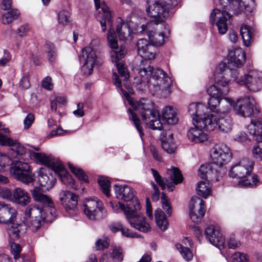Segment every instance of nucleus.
I'll return each instance as SVG.
<instances>
[{
    "instance_id": "29",
    "label": "nucleus",
    "mask_w": 262,
    "mask_h": 262,
    "mask_svg": "<svg viewBox=\"0 0 262 262\" xmlns=\"http://www.w3.org/2000/svg\"><path fill=\"white\" fill-rule=\"evenodd\" d=\"M194 126L191 127L187 132V137L190 141L195 143H202L208 139V135L204 133L200 126H197L196 123H192Z\"/></svg>"
},
{
    "instance_id": "53",
    "label": "nucleus",
    "mask_w": 262,
    "mask_h": 262,
    "mask_svg": "<svg viewBox=\"0 0 262 262\" xmlns=\"http://www.w3.org/2000/svg\"><path fill=\"white\" fill-rule=\"evenodd\" d=\"M161 143L162 148L166 152L169 154L174 153L176 149V145L173 142H168V141L165 140L163 138H162Z\"/></svg>"
},
{
    "instance_id": "44",
    "label": "nucleus",
    "mask_w": 262,
    "mask_h": 262,
    "mask_svg": "<svg viewBox=\"0 0 262 262\" xmlns=\"http://www.w3.org/2000/svg\"><path fill=\"white\" fill-rule=\"evenodd\" d=\"M46 48L49 61L50 62H54L57 57V49L55 46L50 41H47L46 42Z\"/></svg>"
},
{
    "instance_id": "39",
    "label": "nucleus",
    "mask_w": 262,
    "mask_h": 262,
    "mask_svg": "<svg viewBox=\"0 0 262 262\" xmlns=\"http://www.w3.org/2000/svg\"><path fill=\"white\" fill-rule=\"evenodd\" d=\"M116 66L120 76L124 82L125 87L130 92V86L127 83V81L129 78V73L125 65L121 62L116 63Z\"/></svg>"
},
{
    "instance_id": "48",
    "label": "nucleus",
    "mask_w": 262,
    "mask_h": 262,
    "mask_svg": "<svg viewBox=\"0 0 262 262\" xmlns=\"http://www.w3.org/2000/svg\"><path fill=\"white\" fill-rule=\"evenodd\" d=\"M69 167L72 173H74L79 180L84 182H88V176L85 174L82 169L75 167L71 164H69Z\"/></svg>"
},
{
    "instance_id": "37",
    "label": "nucleus",
    "mask_w": 262,
    "mask_h": 262,
    "mask_svg": "<svg viewBox=\"0 0 262 262\" xmlns=\"http://www.w3.org/2000/svg\"><path fill=\"white\" fill-rule=\"evenodd\" d=\"M144 121L148 127L153 130H161L163 129V125L160 120L158 112L150 116L148 118V120Z\"/></svg>"
},
{
    "instance_id": "24",
    "label": "nucleus",
    "mask_w": 262,
    "mask_h": 262,
    "mask_svg": "<svg viewBox=\"0 0 262 262\" xmlns=\"http://www.w3.org/2000/svg\"><path fill=\"white\" fill-rule=\"evenodd\" d=\"M246 61V55L241 48L230 51L228 55V65L229 68L242 67Z\"/></svg>"
},
{
    "instance_id": "19",
    "label": "nucleus",
    "mask_w": 262,
    "mask_h": 262,
    "mask_svg": "<svg viewBox=\"0 0 262 262\" xmlns=\"http://www.w3.org/2000/svg\"><path fill=\"white\" fill-rule=\"evenodd\" d=\"M59 200L66 211L71 216H73L77 211V196L67 190H61L59 193Z\"/></svg>"
},
{
    "instance_id": "16",
    "label": "nucleus",
    "mask_w": 262,
    "mask_h": 262,
    "mask_svg": "<svg viewBox=\"0 0 262 262\" xmlns=\"http://www.w3.org/2000/svg\"><path fill=\"white\" fill-rule=\"evenodd\" d=\"M233 15L230 12L224 13L221 12L220 9H214L210 14V21L212 24L215 23L221 34H224L228 30L229 18Z\"/></svg>"
},
{
    "instance_id": "36",
    "label": "nucleus",
    "mask_w": 262,
    "mask_h": 262,
    "mask_svg": "<svg viewBox=\"0 0 262 262\" xmlns=\"http://www.w3.org/2000/svg\"><path fill=\"white\" fill-rule=\"evenodd\" d=\"M62 169L61 170H54L55 174L57 173L60 178L61 181L66 185L70 186L71 188L76 189V187L75 181L71 175H70L64 168L62 164Z\"/></svg>"
},
{
    "instance_id": "47",
    "label": "nucleus",
    "mask_w": 262,
    "mask_h": 262,
    "mask_svg": "<svg viewBox=\"0 0 262 262\" xmlns=\"http://www.w3.org/2000/svg\"><path fill=\"white\" fill-rule=\"evenodd\" d=\"M98 184L102 192L107 197L110 196V182L108 179L104 177H100L98 179Z\"/></svg>"
},
{
    "instance_id": "34",
    "label": "nucleus",
    "mask_w": 262,
    "mask_h": 262,
    "mask_svg": "<svg viewBox=\"0 0 262 262\" xmlns=\"http://www.w3.org/2000/svg\"><path fill=\"white\" fill-rule=\"evenodd\" d=\"M162 118L164 121L169 125H174L179 120L176 111L171 106H166L163 108Z\"/></svg>"
},
{
    "instance_id": "14",
    "label": "nucleus",
    "mask_w": 262,
    "mask_h": 262,
    "mask_svg": "<svg viewBox=\"0 0 262 262\" xmlns=\"http://www.w3.org/2000/svg\"><path fill=\"white\" fill-rule=\"evenodd\" d=\"M31 192L34 200L40 203L42 205L43 208H40L42 211L50 213V216L51 217H55L56 210L51 198L42 193L38 187H34L31 190Z\"/></svg>"
},
{
    "instance_id": "58",
    "label": "nucleus",
    "mask_w": 262,
    "mask_h": 262,
    "mask_svg": "<svg viewBox=\"0 0 262 262\" xmlns=\"http://www.w3.org/2000/svg\"><path fill=\"white\" fill-rule=\"evenodd\" d=\"M111 257L116 262H121L123 260L122 250L120 248H114L111 254Z\"/></svg>"
},
{
    "instance_id": "57",
    "label": "nucleus",
    "mask_w": 262,
    "mask_h": 262,
    "mask_svg": "<svg viewBox=\"0 0 262 262\" xmlns=\"http://www.w3.org/2000/svg\"><path fill=\"white\" fill-rule=\"evenodd\" d=\"M255 140L257 142L253 147L252 154L255 158H260L262 157V143L259 141L258 138H256Z\"/></svg>"
},
{
    "instance_id": "61",
    "label": "nucleus",
    "mask_w": 262,
    "mask_h": 262,
    "mask_svg": "<svg viewBox=\"0 0 262 262\" xmlns=\"http://www.w3.org/2000/svg\"><path fill=\"white\" fill-rule=\"evenodd\" d=\"M232 262H248L247 255L241 252H236L232 256Z\"/></svg>"
},
{
    "instance_id": "51",
    "label": "nucleus",
    "mask_w": 262,
    "mask_h": 262,
    "mask_svg": "<svg viewBox=\"0 0 262 262\" xmlns=\"http://www.w3.org/2000/svg\"><path fill=\"white\" fill-rule=\"evenodd\" d=\"M152 175L155 178L156 182L159 184L161 187L162 190L166 189V181L167 179L165 178H162L159 174V172L154 168L151 169Z\"/></svg>"
},
{
    "instance_id": "42",
    "label": "nucleus",
    "mask_w": 262,
    "mask_h": 262,
    "mask_svg": "<svg viewBox=\"0 0 262 262\" xmlns=\"http://www.w3.org/2000/svg\"><path fill=\"white\" fill-rule=\"evenodd\" d=\"M233 103V100L228 98H225L224 101L221 100L220 104L218 108V112L217 115L219 116H225V115H228L230 107Z\"/></svg>"
},
{
    "instance_id": "64",
    "label": "nucleus",
    "mask_w": 262,
    "mask_h": 262,
    "mask_svg": "<svg viewBox=\"0 0 262 262\" xmlns=\"http://www.w3.org/2000/svg\"><path fill=\"white\" fill-rule=\"evenodd\" d=\"M42 86L48 90H51L53 88L52 78L50 76L45 77L42 81Z\"/></svg>"
},
{
    "instance_id": "50",
    "label": "nucleus",
    "mask_w": 262,
    "mask_h": 262,
    "mask_svg": "<svg viewBox=\"0 0 262 262\" xmlns=\"http://www.w3.org/2000/svg\"><path fill=\"white\" fill-rule=\"evenodd\" d=\"M222 99H223V98H214V97H210L208 101V105L209 110L217 114L219 104H220L221 103V100Z\"/></svg>"
},
{
    "instance_id": "20",
    "label": "nucleus",
    "mask_w": 262,
    "mask_h": 262,
    "mask_svg": "<svg viewBox=\"0 0 262 262\" xmlns=\"http://www.w3.org/2000/svg\"><path fill=\"white\" fill-rule=\"evenodd\" d=\"M204 202L198 196L191 198L189 204V216L192 221L195 223L201 222L205 214Z\"/></svg>"
},
{
    "instance_id": "9",
    "label": "nucleus",
    "mask_w": 262,
    "mask_h": 262,
    "mask_svg": "<svg viewBox=\"0 0 262 262\" xmlns=\"http://www.w3.org/2000/svg\"><path fill=\"white\" fill-rule=\"evenodd\" d=\"M10 172L15 179L24 184H29L34 181V174L29 164L24 160L14 161L11 164Z\"/></svg>"
},
{
    "instance_id": "3",
    "label": "nucleus",
    "mask_w": 262,
    "mask_h": 262,
    "mask_svg": "<svg viewBox=\"0 0 262 262\" xmlns=\"http://www.w3.org/2000/svg\"><path fill=\"white\" fill-rule=\"evenodd\" d=\"M143 63L144 61H142L139 68L137 69L141 78L136 77L134 83L142 84L148 82L149 88L154 87L155 92L161 91L166 95L170 94L172 81L166 73L161 69H154L150 65L146 66Z\"/></svg>"
},
{
    "instance_id": "59",
    "label": "nucleus",
    "mask_w": 262,
    "mask_h": 262,
    "mask_svg": "<svg viewBox=\"0 0 262 262\" xmlns=\"http://www.w3.org/2000/svg\"><path fill=\"white\" fill-rule=\"evenodd\" d=\"M113 79L114 83L115 85L117 88H121V90L122 91L123 95L127 99H128V98L129 97V93L125 91H123L122 90V89L121 88V87H122L121 81L120 79V78H119L118 75L116 73H114Z\"/></svg>"
},
{
    "instance_id": "17",
    "label": "nucleus",
    "mask_w": 262,
    "mask_h": 262,
    "mask_svg": "<svg viewBox=\"0 0 262 262\" xmlns=\"http://www.w3.org/2000/svg\"><path fill=\"white\" fill-rule=\"evenodd\" d=\"M30 156L35 163L44 165L52 170H61L62 169L60 161L51 155L47 156L42 152L33 151L30 152Z\"/></svg>"
},
{
    "instance_id": "33",
    "label": "nucleus",
    "mask_w": 262,
    "mask_h": 262,
    "mask_svg": "<svg viewBox=\"0 0 262 262\" xmlns=\"http://www.w3.org/2000/svg\"><path fill=\"white\" fill-rule=\"evenodd\" d=\"M97 58L96 52L92 47L87 46L82 50L81 55L80 56L81 61L95 65Z\"/></svg>"
},
{
    "instance_id": "4",
    "label": "nucleus",
    "mask_w": 262,
    "mask_h": 262,
    "mask_svg": "<svg viewBox=\"0 0 262 262\" xmlns=\"http://www.w3.org/2000/svg\"><path fill=\"white\" fill-rule=\"evenodd\" d=\"M96 10L99 14L97 17L98 20L100 23L102 30L105 32L106 30V25L114 29V32L116 36L117 34L119 38L121 40H124L127 39L130 35V28L128 24L125 23L123 19L118 17L116 20V32H115L114 28L112 25V17L110 11L104 3H101L99 1V8L96 7Z\"/></svg>"
},
{
    "instance_id": "30",
    "label": "nucleus",
    "mask_w": 262,
    "mask_h": 262,
    "mask_svg": "<svg viewBox=\"0 0 262 262\" xmlns=\"http://www.w3.org/2000/svg\"><path fill=\"white\" fill-rule=\"evenodd\" d=\"M207 107L200 103H192L188 107V111L192 118V123H196L201 120L205 114Z\"/></svg>"
},
{
    "instance_id": "63",
    "label": "nucleus",
    "mask_w": 262,
    "mask_h": 262,
    "mask_svg": "<svg viewBox=\"0 0 262 262\" xmlns=\"http://www.w3.org/2000/svg\"><path fill=\"white\" fill-rule=\"evenodd\" d=\"M93 64H89V63L83 62V64L81 68V72L84 75H90L93 72Z\"/></svg>"
},
{
    "instance_id": "32",
    "label": "nucleus",
    "mask_w": 262,
    "mask_h": 262,
    "mask_svg": "<svg viewBox=\"0 0 262 262\" xmlns=\"http://www.w3.org/2000/svg\"><path fill=\"white\" fill-rule=\"evenodd\" d=\"M257 115L251 119L250 124L247 125L248 133L254 137L258 138L262 135V120L257 119Z\"/></svg>"
},
{
    "instance_id": "62",
    "label": "nucleus",
    "mask_w": 262,
    "mask_h": 262,
    "mask_svg": "<svg viewBox=\"0 0 262 262\" xmlns=\"http://www.w3.org/2000/svg\"><path fill=\"white\" fill-rule=\"evenodd\" d=\"M11 159L5 154L1 153L0 155V171L2 170L5 167L9 165Z\"/></svg>"
},
{
    "instance_id": "21",
    "label": "nucleus",
    "mask_w": 262,
    "mask_h": 262,
    "mask_svg": "<svg viewBox=\"0 0 262 262\" xmlns=\"http://www.w3.org/2000/svg\"><path fill=\"white\" fill-rule=\"evenodd\" d=\"M130 103L134 110L140 114L143 121L148 120L150 116L158 112L155 108L154 102L147 99L142 98L137 103Z\"/></svg>"
},
{
    "instance_id": "13",
    "label": "nucleus",
    "mask_w": 262,
    "mask_h": 262,
    "mask_svg": "<svg viewBox=\"0 0 262 262\" xmlns=\"http://www.w3.org/2000/svg\"><path fill=\"white\" fill-rule=\"evenodd\" d=\"M254 162L251 159L244 158L231 167L229 175L232 178H245L251 174Z\"/></svg>"
},
{
    "instance_id": "56",
    "label": "nucleus",
    "mask_w": 262,
    "mask_h": 262,
    "mask_svg": "<svg viewBox=\"0 0 262 262\" xmlns=\"http://www.w3.org/2000/svg\"><path fill=\"white\" fill-rule=\"evenodd\" d=\"M161 196L162 200V208L164 210H165V212L167 214L170 216L172 214V209L170 206V203L168 200L166 199L165 198L166 196L164 192H162Z\"/></svg>"
},
{
    "instance_id": "60",
    "label": "nucleus",
    "mask_w": 262,
    "mask_h": 262,
    "mask_svg": "<svg viewBox=\"0 0 262 262\" xmlns=\"http://www.w3.org/2000/svg\"><path fill=\"white\" fill-rule=\"evenodd\" d=\"M95 245L96 248L98 250H103L105 248H107L109 246L108 239L107 238L99 239L96 241Z\"/></svg>"
},
{
    "instance_id": "22",
    "label": "nucleus",
    "mask_w": 262,
    "mask_h": 262,
    "mask_svg": "<svg viewBox=\"0 0 262 262\" xmlns=\"http://www.w3.org/2000/svg\"><path fill=\"white\" fill-rule=\"evenodd\" d=\"M205 235L207 239L214 246L220 249L224 247L225 240L219 228L213 226L207 227Z\"/></svg>"
},
{
    "instance_id": "27",
    "label": "nucleus",
    "mask_w": 262,
    "mask_h": 262,
    "mask_svg": "<svg viewBox=\"0 0 262 262\" xmlns=\"http://www.w3.org/2000/svg\"><path fill=\"white\" fill-rule=\"evenodd\" d=\"M0 144L10 147L12 152H13L12 153V156L16 158L19 155L22 156L26 154L27 151L26 148L20 143L6 136L5 137H1Z\"/></svg>"
},
{
    "instance_id": "45",
    "label": "nucleus",
    "mask_w": 262,
    "mask_h": 262,
    "mask_svg": "<svg viewBox=\"0 0 262 262\" xmlns=\"http://www.w3.org/2000/svg\"><path fill=\"white\" fill-rule=\"evenodd\" d=\"M196 192L198 195L206 198L210 193L208 183L205 181L200 182L197 185Z\"/></svg>"
},
{
    "instance_id": "38",
    "label": "nucleus",
    "mask_w": 262,
    "mask_h": 262,
    "mask_svg": "<svg viewBox=\"0 0 262 262\" xmlns=\"http://www.w3.org/2000/svg\"><path fill=\"white\" fill-rule=\"evenodd\" d=\"M155 217L156 224L160 229L163 231L166 230L168 222L164 212L160 209H156L155 211Z\"/></svg>"
},
{
    "instance_id": "12",
    "label": "nucleus",
    "mask_w": 262,
    "mask_h": 262,
    "mask_svg": "<svg viewBox=\"0 0 262 262\" xmlns=\"http://www.w3.org/2000/svg\"><path fill=\"white\" fill-rule=\"evenodd\" d=\"M255 104L256 102L253 98L246 96L237 101L234 106V110L237 114L244 117H250L251 119L256 115H258L259 112Z\"/></svg>"
},
{
    "instance_id": "10",
    "label": "nucleus",
    "mask_w": 262,
    "mask_h": 262,
    "mask_svg": "<svg viewBox=\"0 0 262 262\" xmlns=\"http://www.w3.org/2000/svg\"><path fill=\"white\" fill-rule=\"evenodd\" d=\"M137 33H142L146 31L150 41L155 46L162 45L165 41L164 34L166 31L169 32L168 29L165 23L160 26H153L151 28L147 27L146 25H137L135 27Z\"/></svg>"
},
{
    "instance_id": "5",
    "label": "nucleus",
    "mask_w": 262,
    "mask_h": 262,
    "mask_svg": "<svg viewBox=\"0 0 262 262\" xmlns=\"http://www.w3.org/2000/svg\"><path fill=\"white\" fill-rule=\"evenodd\" d=\"M226 74H230L232 80L236 81L240 85H245L247 89L252 92H258L262 88V72L250 71L244 76L239 77V73L237 69H227Z\"/></svg>"
},
{
    "instance_id": "6",
    "label": "nucleus",
    "mask_w": 262,
    "mask_h": 262,
    "mask_svg": "<svg viewBox=\"0 0 262 262\" xmlns=\"http://www.w3.org/2000/svg\"><path fill=\"white\" fill-rule=\"evenodd\" d=\"M17 215V211L10 204H7L3 202H0V224L11 225L7 228V232L13 240L17 239L19 237L20 224H15L14 222Z\"/></svg>"
},
{
    "instance_id": "15",
    "label": "nucleus",
    "mask_w": 262,
    "mask_h": 262,
    "mask_svg": "<svg viewBox=\"0 0 262 262\" xmlns=\"http://www.w3.org/2000/svg\"><path fill=\"white\" fill-rule=\"evenodd\" d=\"M107 38L108 45L112 49L110 51L111 60L113 62L118 63L119 60L125 57L127 53V49L123 46L118 47L113 28H111L108 30Z\"/></svg>"
},
{
    "instance_id": "55",
    "label": "nucleus",
    "mask_w": 262,
    "mask_h": 262,
    "mask_svg": "<svg viewBox=\"0 0 262 262\" xmlns=\"http://www.w3.org/2000/svg\"><path fill=\"white\" fill-rule=\"evenodd\" d=\"M70 14L69 11L63 10L58 14V19L59 24L62 25H66L69 22Z\"/></svg>"
},
{
    "instance_id": "8",
    "label": "nucleus",
    "mask_w": 262,
    "mask_h": 262,
    "mask_svg": "<svg viewBox=\"0 0 262 262\" xmlns=\"http://www.w3.org/2000/svg\"><path fill=\"white\" fill-rule=\"evenodd\" d=\"M25 217L28 218V226L33 231H37L45 222H49L55 217H51L50 213L42 211L35 205H31L26 208Z\"/></svg>"
},
{
    "instance_id": "35",
    "label": "nucleus",
    "mask_w": 262,
    "mask_h": 262,
    "mask_svg": "<svg viewBox=\"0 0 262 262\" xmlns=\"http://www.w3.org/2000/svg\"><path fill=\"white\" fill-rule=\"evenodd\" d=\"M217 127L223 133H228L231 132L233 127V121L228 115L219 116Z\"/></svg>"
},
{
    "instance_id": "43",
    "label": "nucleus",
    "mask_w": 262,
    "mask_h": 262,
    "mask_svg": "<svg viewBox=\"0 0 262 262\" xmlns=\"http://www.w3.org/2000/svg\"><path fill=\"white\" fill-rule=\"evenodd\" d=\"M167 173L170 175V179L176 185L182 182L183 177L179 169L172 167L168 170Z\"/></svg>"
},
{
    "instance_id": "18",
    "label": "nucleus",
    "mask_w": 262,
    "mask_h": 262,
    "mask_svg": "<svg viewBox=\"0 0 262 262\" xmlns=\"http://www.w3.org/2000/svg\"><path fill=\"white\" fill-rule=\"evenodd\" d=\"M30 156L35 163L44 165L52 170H61L62 169L60 161L51 155L47 156L42 152L33 151L30 152Z\"/></svg>"
},
{
    "instance_id": "49",
    "label": "nucleus",
    "mask_w": 262,
    "mask_h": 262,
    "mask_svg": "<svg viewBox=\"0 0 262 262\" xmlns=\"http://www.w3.org/2000/svg\"><path fill=\"white\" fill-rule=\"evenodd\" d=\"M176 246L186 260L189 261L192 258L193 254L189 248L184 247L180 244H176Z\"/></svg>"
},
{
    "instance_id": "52",
    "label": "nucleus",
    "mask_w": 262,
    "mask_h": 262,
    "mask_svg": "<svg viewBox=\"0 0 262 262\" xmlns=\"http://www.w3.org/2000/svg\"><path fill=\"white\" fill-rule=\"evenodd\" d=\"M10 250L14 256L15 262H17V259L22 256L20 255L21 251V246L18 244L12 243L10 244Z\"/></svg>"
},
{
    "instance_id": "7",
    "label": "nucleus",
    "mask_w": 262,
    "mask_h": 262,
    "mask_svg": "<svg viewBox=\"0 0 262 262\" xmlns=\"http://www.w3.org/2000/svg\"><path fill=\"white\" fill-rule=\"evenodd\" d=\"M172 7L165 0L147 1L146 7L147 14L150 17L157 19L150 20L147 23V27L151 28L163 23V19L169 16L170 10Z\"/></svg>"
},
{
    "instance_id": "40",
    "label": "nucleus",
    "mask_w": 262,
    "mask_h": 262,
    "mask_svg": "<svg viewBox=\"0 0 262 262\" xmlns=\"http://www.w3.org/2000/svg\"><path fill=\"white\" fill-rule=\"evenodd\" d=\"M240 33L244 44L248 47L252 40L253 29L247 25H243L241 27Z\"/></svg>"
},
{
    "instance_id": "28",
    "label": "nucleus",
    "mask_w": 262,
    "mask_h": 262,
    "mask_svg": "<svg viewBox=\"0 0 262 262\" xmlns=\"http://www.w3.org/2000/svg\"><path fill=\"white\" fill-rule=\"evenodd\" d=\"M219 116L216 114H207L202 117L201 120L198 122V126L207 131L214 130L217 127Z\"/></svg>"
},
{
    "instance_id": "1",
    "label": "nucleus",
    "mask_w": 262,
    "mask_h": 262,
    "mask_svg": "<svg viewBox=\"0 0 262 262\" xmlns=\"http://www.w3.org/2000/svg\"><path fill=\"white\" fill-rule=\"evenodd\" d=\"M115 191L118 198L124 200L125 201L132 200L129 206H126L120 202L113 204L110 202L113 209L116 212L119 210L122 211L125 218L130 226L142 232H147L149 229V225L145 222L143 214L140 212L141 206L138 200L133 199L135 196V191L133 189L128 185H115Z\"/></svg>"
},
{
    "instance_id": "41",
    "label": "nucleus",
    "mask_w": 262,
    "mask_h": 262,
    "mask_svg": "<svg viewBox=\"0 0 262 262\" xmlns=\"http://www.w3.org/2000/svg\"><path fill=\"white\" fill-rule=\"evenodd\" d=\"M19 15L17 9H13L3 14L1 16V22L4 25H8L17 19Z\"/></svg>"
},
{
    "instance_id": "31",
    "label": "nucleus",
    "mask_w": 262,
    "mask_h": 262,
    "mask_svg": "<svg viewBox=\"0 0 262 262\" xmlns=\"http://www.w3.org/2000/svg\"><path fill=\"white\" fill-rule=\"evenodd\" d=\"M14 202L21 206H26L31 201L29 194L24 189L17 187L12 193Z\"/></svg>"
},
{
    "instance_id": "26",
    "label": "nucleus",
    "mask_w": 262,
    "mask_h": 262,
    "mask_svg": "<svg viewBox=\"0 0 262 262\" xmlns=\"http://www.w3.org/2000/svg\"><path fill=\"white\" fill-rule=\"evenodd\" d=\"M38 182L42 187L47 189L52 188L56 182V179L51 170L45 168H40L38 171Z\"/></svg>"
},
{
    "instance_id": "25",
    "label": "nucleus",
    "mask_w": 262,
    "mask_h": 262,
    "mask_svg": "<svg viewBox=\"0 0 262 262\" xmlns=\"http://www.w3.org/2000/svg\"><path fill=\"white\" fill-rule=\"evenodd\" d=\"M225 79V80H217V84L223 87V89H220L217 85L212 84L209 86L207 90V92L210 96V97H214V98H223L228 92V90L226 88V85L229 82L231 79H227L225 76L223 77Z\"/></svg>"
},
{
    "instance_id": "2",
    "label": "nucleus",
    "mask_w": 262,
    "mask_h": 262,
    "mask_svg": "<svg viewBox=\"0 0 262 262\" xmlns=\"http://www.w3.org/2000/svg\"><path fill=\"white\" fill-rule=\"evenodd\" d=\"M210 156L212 162L202 165L199 169V174L208 181H218L226 173L225 165L231 161L232 153L226 145L219 144L213 146Z\"/></svg>"
},
{
    "instance_id": "23",
    "label": "nucleus",
    "mask_w": 262,
    "mask_h": 262,
    "mask_svg": "<svg viewBox=\"0 0 262 262\" xmlns=\"http://www.w3.org/2000/svg\"><path fill=\"white\" fill-rule=\"evenodd\" d=\"M138 55L144 60H151L155 58V48L146 39L141 38L137 42Z\"/></svg>"
},
{
    "instance_id": "11",
    "label": "nucleus",
    "mask_w": 262,
    "mask_h": 262,
    "mask_svg": "<svg viewBox=\"0 0 262 262\" xmlns=\"http://www.w3.org/2000/svg\"><path fill=\"white\" fill-rule=\"evenodd\" d=\"M83 212L91 220H99L103 218L106 212L102 202L98 198H88L83 204Z\"/></svg>"
},
{
    "instance_id": "54",
    "label": "nucleus",
    "mask_w": 262,
    "mask_h": 262,
    "mask_svg": "<svg viewBox=\"0 0 262 262\" xmlns=\"http://www.w3.org/2000/svg\"><path fill=\"white\" fill-rule=\"evenodd\" d=\"M252 181L250 180L246 179L238 183L240 187H253L257 185L258 180L256 175H254L252 177Z\"/></svg>"
},
{
    "instance_id": "46",
    "label": "nucleus",
    "mask_w": 262,
    "mask_h": 262,
    "mask_svg": "<svg viewBox=\"0 0 262 262\" xmlns=\"http://www.w3.org/2000/svg\"><path fill=\"white\" fill-rule=\"evenodd\" d=\"M128 112L129 114V118L132 121L138 130L141 137L144 136L142 127L140 125V120L137 116L136 114L130 108H129Z\"/></svg>"
}]
</instances>
